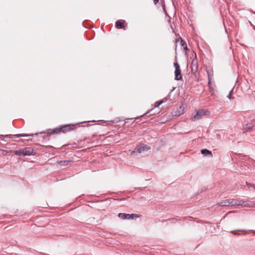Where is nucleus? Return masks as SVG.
Listing matches in <instances>:
<instances>
[{
  "label": "nucleus",
  "mask_w": 255,
  "mask_h": 255,
  "mask_svg": "<svg viewBox=\"0 0 255 255\" xmlns=\"http://www.w3.org/2000/svg\"><path fill=\"white\" fill-rule=\"evenodd\" d=\"M233 91V89H232L230 91V93L229 94V95L227 96V98H228L229 99H234V98L232 97V92Z\"/></svg>",
  "instance_id": "aec40b11"
},
{
  "label": "nucleus",
  "mask_w": 255,
  "mask_h": 255,
  "mask_svg": "<svg viewBox=\"0 0 255 255\" xmlns=\"http://www.w3.org/2000/svg\"><path fill=\"white\" fill-rule=\"evenodd\" d=\"M77 125L66 124L60 126L54 129H48L46 132H41L40 134H44L43 138H46L52 134H59L61 132L66 133L76 128Z\"/></svg>",
  "instance_id": "f257e3e1"
},
{
  "label": "nucleus",
  "mask_w": 255,
  "mask_h": 255,
  "mask_svg": "<svg viewBox=\"0 0 255 255\" xmlns=\"http://www.w3.org/2000/svg\"><path fill=\"white\" fill-rule=\"evenodd\" d=\"M184 108L182 106H180L176 110H174L172 112V114L173 116L178 117L182 115L183 113Z\"/></svg>",
  "instance_id": "0eeeda50"
},
{
  "label": "nucleus",
  "mask_w": 255,
  "mask_h": 255,
  "mask_svg": "<svg viewBox=\"0 0 255 255\" xmlns=\"http://www.w3.org/2000/svg\"><path fill=\"white\" fill-rule=\"evenodd\" d=\"M209 114V112L204 109L200 110L197 111L196 114L194 116L193 118L195 120H199L201 119L203 116H206Z\"/></svg>",
  "instance_id": "39448f33"
},
{
  "label": "nucleus",
  "mask_w": 255,
  "mask_h": 255,
  "mask_svg": "<svg viewBox=\"0 0 255 255\" xmlns=\"http://www.w3.org/2000/svg\"><path fill=\"white\" fill-rule=\"evenodd\" d=\"M246 127L247 129H251L254 127V125L252 123H248L246 124Z\"/></svg>",
  "instance_id": "f3484780"
},
{
  "label": "nucleus",
  "mask_w": 255,
  "mask_h": 255,
  "mask_svg": "<svg viewBox=\"0 0 255 255\" xmlns=\"http://www.w3.org/2000/svg\"><path fill=\"white\" fill-rule=\"evenodd\" d=\"M170 93H169L166 97L163 98L162 100H160V101H162V104L166 102L167 101L168 99L170 97Z\"/></svg>",
  "instance_id": "a211bd4d"
},
{
  "label": "nucleus",
  "mask_w": 255,
  "mask_h": 255,
  "mask_svg": "<svg viewBox=\"0 0 255 255\" xmlns=\"http://www.w3.org/2000/svg\"><path fill=\"white\" fill-rule=\"evenodd\" d=\"M207 74H208V80H209V84L210 83V75H209V73L208 71H207Z\"/></svg>",
  "instance_id": "5701e85b"
},
{
  "label": "nucleus",
  "mask_w": 255,
  "mask_h": 255,
  "mask_svg": "<svg viewBox=\"0 0 255 255\" xmlns=\"http://www.w3.org/2000/svg\"><path fill=\"white\" fill-rule=\"evenodd\" d=\"M162 101H157V102H155V105H154V108L159 107L161 104H162Z\"/></svg>",
  "instance_id": "412c9836"
},
{
  "label": "nucleus",
  "mask_w": 255,
  "mask_h": 255,
  "mask_svg": "<svg viewBox=\"0 0 255 255\" xmlns=\"http://www.w3.org/2000/svg\"><path fill=\"white\" fill-rule=\"evenodd\" d=\"M173 91H174V89H172V90L171 91V92H170V93L171 94V92H172Z\"/></svg>",
  "instance_id": "2f4dec72"
},
{
  "label": "nucleus",
  "mask_w": 255,
  "mask_h": 255,
  "mask_svg": "<svg viewBox=\"0 0 255 255\" xmlns=\"http://www.w3.org/2000/svg\"><path fill=\"white\" fill-rule=\"evenodd\" d=\"M44 255H49L44 254Z\"/></svg>",
  "instance_id": "c9c22d12"
},
{
  "label": "nucleus",
  "mask_w": 255,
  "mask_h": 255,
  "mask_svg": "<svg viewBox=\"0 0 255 255\" xmlns=\"http://www.w3.org/2000/svg\"><path fill=\"white\" fill-rule=\"evenodd\" d=\"M246 184H247V185H248V186H252V185H253V184H251V183H248V182H246Z\"/></svg>",
  "instance_id": "b1692460"
},
{
  "label": "nucleus",
  "mask_w": 255,
  "mask_h": 255,
  "mask_svg": "<svg viewBox=\"0 0 255 255\" xmlns=\"http://www.w3.org/2000/svg\"><path fill=\"white\" fill-rule=\"evenodd\" d=\"M174 66L175 67V80L177 81L182 80V77L179 64L177 62H175Z\"/></svg>",
  "instance_id": "7ed1b4c3"
},
{
  "label": "nucleus",
  "mask_w": 255,
  "mask_h": 255,
  "mask_svg": "<svg viewBox=\"0 0 255 255\" xmlns=\"http://www.w3.org/2000/svg\"><path fill=\"white\" fill-rule=\"evenodd\" d=\"M118 217L122 219H133L134 217L137 218L138 216L135 214L119 213Z\"/></svg>",
  "instance_id": "423d86ee"
},
{
  "label": "nucleus",
  "mask_w": 255,
  "mask_h": 255,
  "mask_svg": "<svg viewBox=\"0 0 255 255\" xmlns=\"http://www.w3.org/2000/svg\"><path fill=\"white\" fill-rule=\"evenodd\" d=\"M232 206H244V200L233 199Z\"/></svg>",
  "instance_id": "f8f14e48"
},
{
  "label": "nucleus",
  "mask_w": 255,
  "mask_h": 255,
  "mask_svg": "<svg viewBox=\"0 0 255 255\" xmlns=\"http://www.w3.org/2000/svg\"><path fill=\"white\" fill-rule=\"evenodd\" d=\"M173 91H174V89H172V90L171 91V92H170V93L171 94V92H172Z\"/></svg>",
  "instance_id": "7c9ffc66"
},
{
  "label": "nucleus",
  "mask_w": 255,
  "mask_h": 255,
  "mask_svg": "<svg viewBox=\"0 0 255 255\" xmlns=\"http://www.w3.org/2000/svg\"><path fill=\"white\" fill-rule=\"evenodd\" d=\"M14 153L16 155H18V156H21V155H23V149H21V150H14L13 151Z\"/></svg>",
  "instance_id": "dca6fc26"
},
{
  "label": "nucleus",
  "mask_w": 255,
  "mask_h": 255,
  "mask_svg": "<svg viewBox=\"0 0 255 255\" xmlns=\"http://www.w3.org/2000/svg\"><path fill=\"white\" fill-rule=\"evenodd\" d=\"M201 153L204 155L205 156L209 155L210 156H212V153L211 151L207 149H202L201 150Z\"/></svg>",
  "instance_id": "4468645a"
},
{
  "label": "nucleus",
  "mask_w": 255,
  "mask_h": 255,
  "mask_svg": "<svg viewBox=\"0 0 255 255\" xmlns=\"http://www.w3.org/2000/svg\"><path fill=\"white\" fill-rule=\"evenodd\" d=\"M173 91H174V89H172V90L171 91V92H170V93L171 94V92H172Z\"/></svg>",
  "instance_id": "72a5a7b5"
},
{
  "label": "nucleus",
  "mask_w": 255,
  "mask_h": 255,
  "mask_svg": "<svg viewBox=\"0 0 255 255\" xmlns=\"http://www.w3.org/2000/svg\"><path fill=\"white\" fill-rule=\"evenodd\" d=\"M40 134V133H36L34 134H6V135H0V136H4L5 137L8 138H17L20 137H28V136H33L36 135Z\"/></svg>",
  "instance_id": "20e7f679"
},
{
  "label": "nucleus",
  "mask_w": 255,
  "mask_h": 255,
  "mask_svg": "<svg viewBox=\"0 0 255 255\" xmlns=\"http://www.w3.org/2000/svg\"><path fill=\"white\" fill-rule=\"evenodd\" d=\"M163 9H164V11H165V12H166V9H165V5H164V8H163Z\"/></svg>",
  "instance_id": "c85d7f7f"
},
{
  "label": "nucleus",
  "mask_w": 255,
  "mask_h": 255,
  "mask_svg": "<svg viewBox=\"0 0 255 255\" xmlns=\"http://www.w3.org/2000/svg\"><path fill=\"white\" fill-rule=\"evenodd\" d=\"M243 206L248 207H255V203L251 201H249V200L244 201V206Z\"/></svg>",
  "instance_id": "ddd939ff"
},
{
  "label": "nucleus",
  "mask_w": 255,
  "mask_h": 255,
  "mask_svg": "<svg viewBox=\"0 0 255 255\" xmlns=\"http://www.w3.org/2000/svg\"><path fill=\"white\" fill-rule=\"evenodd\" d=\"M198 69V65H197V59L196 58V56L195 55V58H194L191 63V71L192 72L195 73Z\"/></svg>",
  "instance_id": "1a4fd4ad"
},
{
  "label": "nucleus",
  "mask_w": 255,
  "mask_h": 255,
  "mask_svg": "<svg viewBox=\"0 0 255 255\" xmlns=\"http://www.w3.org/2000/svg\"><path fill=\"white\" fill-rule=\"evenodd\" d=\"M252 95L255 98V90L253 92Z\"/></svg>",
  "instance_id": "393cba45"
},
{
  "label": "nucleus",
  "mask_w": 255,
  "mask_h": 255,
  "mask_svg": "<svg viewBox=\"0 0 255 255\" xmlns=\"http://www.w3.org/2000/svg\"><path fill=\"white\" fill-rule=\"evenodd\" d=\"M126 21L124 20H118L115 23V26L118 29H124L125 30V26L124 24Z\"/></svg>",
  "instance_id": "6e6552de"
},
{
  "label": "nucleus",
  "mask_w": 255,
  "mask_h": 255,
  "mask_svg": "<svg viewBox=\"0 0 255 255\" xmlns=\"http://www.w3.org/2000/svg\"><path fill=\"white\" fill-rule=\"evenodd\" d=\"M180 39H181V44L183 46L184 50H188L186 42L181 37H180Z\"/></svg>",
  "instance_id": "2eb2a0df"
},
{
  "label": "nucleus",
  "mask_w": 255,
  "mask_h": 255,
  "mask_svg": "<svg viewBox=\"0 0 255 255\" xmlns=\"http://www.w3.org/2000/svg\"><path fill=\"white\" fill-rule=\"evenodd\" d=\"M173 91H174V89H172V90L171 91V92H170V93L171 94V92H172Z\"/></svg>",
  "instance_id": "473e14b6"
},
{
  "label": "nucleus",
  "mask_w": 255,
  "mask_h": 255,
  "mask_svg": "<svg viewBox=\"0 0 255 255\" xmlns=\"http://www.w3.org/2000/svg\"><path fill=\"white\" fill-rule=\"evenodd\" d=\"M238 231H240V232H246V231H245V230H238Z\"/></svg>",
  "instance_id": "bb28decb"
},
{
  "label": "nucleus",
  "mask_w": 255,
  "mask_h": 255,
  "mask_svg": "<svg viewBox=\"0 0 255 255\" xmlns=\"http://www.w3.org/2000/svg\"><path fill=\"white\" fill-rule=\"evenodd\" d=\"M23 156L32 155L33 152V149L31 147H25L23 149Z\"/></svg>",
  "instance_id": "9b49d317"
},
{
  "label": "nucleus",
  "mask_w": 255,
  "mask_h": 255,
  "mask_svg": "<svg viewBox=\"0 0 255 255\" xmlns=\"http://www.w3.org/2000/svg\"><path fill=\"white\" fill-rule=\"evenodd\" d=\"M231 233L234 235H236V231H233L231 232Z\"/></svg>",
  "instance_id": "a878e982"
},
{
  "label": "nucleus",
  "mask_w": 255,
  "mask_h": 255,
  "mask_svg": "<svg viewBox=\"0 0 255 255\" xmlns=\"http://www.w3.org/2000/svg\"><path fill=\"white\" fill-rule=\"evenodd\" d=\"M252 187L255 189V184H253Z\"/></svg>",
  "instance_id": "c756f323"
},
{
  "label": "nucleus",
  "mask_w": 255,
  "mask_h": 255,
  "mask_svg": "<svg viewBox=\"0 0 255 255\" xmlns=\"http://www.w3.org/2000/svg\"><path fill=\"white\" fill-rule=\"evenodd\" d=\"M3 152H7V151L6 150H4Z\"/></svg>",
  "instance_id": "f704fd0d"
},
{
  "label": "nucleus",
  "mask_w": 255,
  "mask_h": 255,
  "mask_svg": "<svg viewBox=\"0 0 255 255\" xmlns=\"http://www.w3.org/2000/svg\"><path fill=\"white\" fill-rule=\"evenodd\" d=\"M150 149V147L144 144H141L136 146L134 149L131 152L130 155H136V153H140L142 151H147Z\"/></svg>",
  "instance_id": "f03ea898"
},
{
  "label": "nucleus",
  "mask_w": 255,
  "mask_h": 255,
  "mask_svg": "<svg viewBox=\"0 0 255 255\" xmlns=\"http://www.w3.org/2000/svg\"><path fill=\"white\" fill-rule=\"evenodd\" d=\"M159 1V0H153V2L154 4H157Z\"/></svg>",
  "instance_id": "4be33fe9"
},
{
  "label": "nucleus",
  "mask_w": 255,
  "mask_h": 255,
  "mask_svg": "<svg viewBox=\"0 0 255 255\" xmlns=\"http://www.w3.org/2000/svg\"><path fill=\"white\" fill-rule=\"evenodd\" d=\"M68 162V161H66V160H64V161H60V162H64V163H65V162Z\"/></svg>",
  "instance_id": "cd10ccee"
},
{
  "label": "nucleus",
  "mask_w": 255,
  "mask_h": 255,
  "mask_svg": "<svg viewBox=\"0 0 255 255\" xmlns=\"http://www.w3.org/2000/svg\"><path fill=\"white\" fill-rule=\"evenodd\" d=\"M233 199H226L221 201L218 203V205L220 206H228L229 205L232 206Z\"/></svg>",
  "instance_id": "9d476101"
},
{
  "label": "nucleus",
  "mask_w": 255,
  "mask_h": 255,
  "mask_svg": "<svg viewBox=\"0 0 255 255\" xmlns=\"http://www.w3.org/2000/svg\"><path fill=\"white\" fill-rule=\"evenodd\" d=\"M153 111V109H151L149 111H148L147 112H146L145 114H144V115H143L142 116V117H144V116H146L148 114H150V115H154V113H152V111Z\"/></svg>",
  "instance_id": "6ab92c4d"
}]
</instances>
